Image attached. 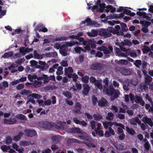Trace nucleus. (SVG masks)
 Masks as SVG:
<instances>
[{
    "label": "nucleus",
    "mask_w": 153,
    "mask_h": 153,
    "mask_svg": "<svg viewBox=\"0 0 153 153\" xmlns=\"http://www.w3.org/2000/svg\"><path fill=\"white\" fill-rule=\"evenodd\" d=\"M108 79L106 78L104 80L103 82L106 85H104L103 91L105 94L111 96V100L113 101L117 98L120 94L118 90H115L112 85H110L108 87Z\"/></svg>",
    "instance_id": "1"
},
{
    "label": "nucleus",
    "mask_w": 153,
    "mask_h": 153,
    "mask_svg": "<svg viewBox=\"0 0 153 153\" xmlns=\"http://www.w3.org/2000/svg\"><path fill=\"white\" fill-rule=\"evenodd\" d=\"M112 30L111 27H108L107 29H102L99 32V35L107 38L112 35Z\"/></svg>",
    "instance_id": "2"
},
{
    "label": "nucleus",
    "mask_w": 153,
    "mask_h": 153,
    "mask_svg": "<svg viewBox=\"0 0 153 153\" xmlns=\"http://www.w3.org/2000/svg\"><path fill=\"white\" fill-rule=\"evenodd\" d=\"M97 50L98 51H103L105 55H107L108 54L111 53H113V48L111 45H108V48L104 45H102L99 47H98L97 48Z\"/></svg>",
    "instance_id": "3"
},
{
    "label": "nucleus",
    "mask_w": 153,
    "mask_h": 153,
    "mask_svg": "<svg viewBox=\"0 0 153 153\" xmlns=\"http://www.w3.org/2000/svg\"><path fill=\"white\" fill-rule=\"evenodd\" d=\"M28 78L31 82L33 81V86L35 88H37L38 86V78L36 75H31L29 74L28 75Z\"/></svg>",
    "instance_id": "4"
},
{
    "label": "nucleus",
    "mask_w": 153,
    "mask_h": 153,
    "mask_svg": "<svg viewBox=\"0 0 153 153\" xmlns=\"http://www.w3.org/2000/svg\"><path fill=\"white\" fill-rule=\"evenodd\" d=\"M103 67V65L99 62L94 63L91 66L90 68L91 70H100L102 69Z\"/></svg>",
    "instance_id": "5"
},
{
    "label": "nucleus",
    "mask_w": 153,
    "mask_h": 153,
    "mask_svg": "<svg viewBox=\"0 0 153 153\" xmlns=\"http://www.w3.org/2000/svg\"><path fill=\"white\" fill-rule=\"evenodd\" d=\"M112 29V33L116 34L118 35L121 36L124 35V33L122 31H119V30L120 29V26L119 25H116L114 28L111 27Z\"/></svg>",
    "instance_id": "6"
},
{
    "label": "nucleus",
    "mask_w": 153,
    "mask_h": 153,
    "mask_svg": "<svg viewBox=\"0 0 153 153\" xmlns=\"http://www.w3.org/2000/svg\"><path fill=\"white\" fill-rule=\"evenodd\" d=\"M68 38H74V39H77L78 36H75V35H72L69 36V37H68V36H59L56 38L55 40L56 41L66 40L68 39Z\"/></svg>",
    "instance_id": "7"
},
{
    "label": "nucleus",
    "mask_w": 153,
    "mask_h": 153,
    "mask_svg": "<svg viewBox=\"0 0 153 153\" xmlns=\"http://www.w3.org/2000/svg\"><path fill=\"white\" fill-rule=\"evenodd\" d=\"M73 72V70L72 67H69L68 68H65V75L68 78H72V73Z\"/></svg>",
    "instance_id": "8"
},
{
    "label": "nucleus",
    "mask_w": 153,
    "mask_h": 153,
    "mask_svg": "<svg viewBox=\"0 0 153 153\" xmlns=\"http://www.w3.org/2000/svg\"><path fill=\"white\" fill-rule=\"evenodd\" d=\"M115 70L117 71H119L123 75H127L128 74V70L126 68L117 67L115 68Z\"/></svg>",
    "instance_id": "9"
},
{
    "label": "nucleus",
    "mask_w": 153,
    "mask_h": 153,
    "mask_svg": "<svg viewBox=\"0 0 153 153\" xmlns=\"http://www.w3.org/2000/svg\"><path fill=\"white\" fill-rule=\"evenodd\" d=\"M43 80V83H46L48 82L49 81V77L45 74H42L41 76L39 77V84H41L42 82L39 80Z\"/></svg>",
    "instance_id": "10"
},
{
    "label": "nucleus",
    "mask_w": 153,
    "mask_h": 153,
    "mask_svg": "<svg viewBox=\"0 0 153 153\" xmlns=\"http://www.w3.org/2000/svg\"><path fill=\"white\" fill-rule=\"evenodd\" d=\"M83 89L82 91V94L84 96H87L89 93L90 87L88 84H83Z\"/></svg>",
    "instance_id": "11"
},
{
    "label": "nucleus",
    "mask_w": 153,
    "mask_h": 153,
    "mask_svg": "<svg viewBox=\"0 0 153 153\" xmlns=\"http://www.w3.org/2000/svg\"><path fill=\"white\" fill-rule=\"evenodd\" d=\"M142 121L145 124H147L151 127H152L153 126V121L151 118H149L148 117L145 116L143 118Z\"/></svg>",
    "instance_id": "12"
},
{
    "label": "nucleus",
    "mask_w": 153,
    "mask_h": 153,
    "mask_svg": "<svg viewBox=\"0 0 153 153\" xmlns=\"http://www.w3.org/2000/svg\"><path fill=\"white\" fill-rule=\"evenodd\" d=\"M39 126H41V127L46 128H50L52 127L51 123L48 122H39Z\"/></svg>",
    "instance_id": "13"
},
{
    "label": "nucleus",
    "mask_w": 153,
    "mask_h": 153,
    "mask_svg": "<svg viewBox=\"0 0 153 153\" xmlns=\"http://www.w3.org/2000/svg\"><path fill=\"white\" fill-rule=\"evenodd\" d=\"M108 105V102L104 97L98 100V105L100 107L106 106Z\"/></svg>",
    "instance_id": "14"
},
{
    "label": "nucleus",
    "mask_w": 153,
    "mask_h": 153,
    "mask_svg": "<svg viewBox=\"0 0 153 153\" xmlns=\"http://www.w3.org/2000/svg\"><path fill=\"white\" fill-rule=\"evenodd\" d=\"M24 131L25 135L27 136L33 137L35 135L36 133L33 130L26 129Z\"/></svg>",
    "instance_id": "15"
},
{
    "label": "nucleus",
    "mask_w": 153,
    "mask_h": 153,
    "mask_svg": "<svg viewBox=\"0 0 153 153\" xmlns=\"http://www.w3.org/2000/svg\"><path fill=\"white\" fill-rule=\"evenodd\" d=\"M16 120L13 118L9 119L7 120L6 119H4V122L5 124L12 125L16 123Z\"/></svg>",
    "instance_id": "16"
},
{
    "label": "nucleus",
    "mask_w": 153,
    "mask_h": 153,
    "mask_svg": "<svg viewBox=\"0 0 153 153\" xmlns=\"http://www.w3.org/2000/svg\"><path fill=\"white\" fill-rule=\"evenodd\" d=\"M152 80V78L150 76L147 75L145 78V82L147 85H148L149 86Z\"/></svg>",
    "instance_id": "17"
},
{
    "label": "nucleus",
    "mask_w": 153,
    "mask_h": 153,
    "mask_svg": "<svg viewBox=\"0 0 153 153\" xmlns=\"http://www.w3.org/2000/svg\"><path fill=\"white\" fill-rule=\"evenodd\" d=\"M94 85L100 90H102L103 88L101 80H96L95 83H94Z\"/></svg>",
    "instance_id": "18"
},
{
    "label": "nucleus",
    "mask_w": 153,
    "mask_h": 153,
    "mask_svg": "<svg viewBox=\"0 0 153 153\" xmlns=\"http://www.w3.org/2000/svg\"><path fill=\"white\" fill-rule=\"evenodd\" d=\"M75 109L74 112L76 114L80 111L82 108V105L80 103L77 102L75 103Z\"/></svg>",
    "instance_id": "19"
},
{
    "label": "nucleus",
    "mask_w": 153,
    "mask_h": 153,
    "mask_svg": "<svg viewBox=\"0 0 153 153\" xmlns=\"http://www.w3.org/2000/svg\"><path fill=\"white\" fill-rule=\"evenodd\" d=\"M54 127L58 129H63L64 128V125L62 122L61 121L56 123L54 125Z\"/></svg>",
    "instance_id": "20"
},
{
    "label": "nucleus",
    "mask_w": 153,
    "mask_h": 153,
    "mask_svg": "<svg viewBox=\"0 0 153 153\" xmlns=\"http://www.w3.org/2000/svg\"><path fill=\"white\" fill-rule=\"evenodd\" d=\"M59 135H54L51 137L52 141L53 144H57L59 141Z\"/></svg>",
    "instance_id": "21"
},
{
    "label": "nucleus",
    "mask_w": 153,
    "mask_h": 153,
    "mask_svg": "<svg viewBox=\"0 0 153 153\" xmlns=\"http://www.w3.org/2000/svg\"><path fill=\"white\" fill-rule=\"evenodd\" d=\"M48 31V29L45 27L44 25L41 24V23L39 24V32H45Z\"/></svg>",
    "instance_id": "22"
},
{
    "label": "nucleus",
    "mask_w": 153,
    "mask_h": 153,
    "mask_svg": "<svg viewBox=\"0 0 153 153\" xmlns=\"http://www.w3.org/2000/svg\"><path fill=\"white\" fill-rule=\"evenodd\" d=\"M120 25L121 27V31L126 32L128 30L127 25L124 23H121Z\"/></svg>",
    "instance_id": "23"
},
{
    "label": "nucleus",
    "mask_w": 153,
    "mask_h": 153,
    "mask_svg": "<svg viewBox=\"0 0 153 153\" xmlns=\"http://www.w3.org/2000/svg\"><path fill=\"white\" fill-rule=\"evenodd\" d=\"M94 119V120L96 121H100L101 120L103 119V117L102 116L101 114H94L93 115Z\"/></svg>",
    "instance_id": "24"
},
{
    "label": "nucleus",
    "mask_w": 153,
    "mask_h": 153,
    "mask_svg": "<svg viewBox=\"0 0 153 153\" xmlns=\"http://www.w3.org/2000/svg\"><path fill=\"white\" fill-rule=\"evenodd\" d=\"M86 22H87V26H90V25H95L97 23L96 22L93 21L90 18H87L85 19Z\"/></svg>",
    "instance_id": "25"
},
{
    "label": "nucleus",
    "mask_w": 153,
    "mask_h": 153,
    "mask_svg": "<svg viewBox=\"0 0 153 153\" xmlns=\"http://www.w3.org/2000/svg\"><path fill=\"white\" fill-rule=\"evenodd\" d=\"M114 115L112 112H109L107 114L106 119L107 120L112 121L114 118Z\"/></svg>",
    "instance_id": "26"
},
{
    "label": "nucleus",
    "mask_w": 153,
    "mask_h": 153,
    "mask_svg": "<svg viewBox=\"0 0 153 153\" xmlns=\"http://www.w3.org/2000/svg\"><path fill=\"white\" fill-rule=\"evenodd\" d=\"M46 55L48 57H56L57 56L58 53L56 51H54V52L47 53Z\"/></svg>",
    "instance_id": "27"
},
{
    "label": "nucleus",
    "mask_w": 153,
    "mask_h": 153,
    "mask_svg": "<svg viewBox=\"0 0 153 153\" xmlns=\"http://www.w3.org/2000/svg\"><path fill=\"white\" fill-rule=\"evenodd\" d=\"M79 42H74V41H71V42H68L66 43V45L68 46L71 47L72 46L74 45H79L80 44Z\"/></svg>",
    "instance_id": "28"
},
{
    "label": "nucleus",
    "mask_w": 153,
    "mask_h": 153,
    "mask_svg": "<svg viewBox=\"0 0 153 153\" xmlns=\"http://www.w3.org/2000/svg\"><path fill=\"white\" fill-rule=\"evenodd\" d=\"M62 94L68 99H70L72 97V94L69 91H65L63 92Z\"/></svg>",
    "instance_id": "29"
},
{
    "label": "nucleus",
    "mask_w": 153,
    "mask_h": 153,
    "mask_svg": "<svg viewBox=\"0 0 153 153\" xmlns=\"http://www.w3.org/2000/svg\"><path fill=\"white\" fill-rule=\"evenodd\" d=\"M126 129L127 132L130 135H134L135 133V131L132 128H130L128 126H126Z\"/></svg>",
    "instance_id": "30"
},
{
    "label": "nucleus",
    "mask_w": 153,
    "mask_h": 153,
    "mask_svg": "<svg viewBox=\"0 0 153 153\" xmlns=\"http://www.w3.org/2000/svg\"><path fill=\"white\" fill-rule=\"evenodd\" d=\"M139 88L140 91H142L143 89L146 90L148 89V86L145 83H141L140 85Z\"/></svg>",
    "instance_id": "31"
},
{
    "label": "nucleus",
    "mask_w": 153,
    "mask_h": 153,
    "mask_svg": "<svg viewBox=\"0 0 153 153\" xmlns=\"http://www.w3.org/2000/svg\"><path fill=\"white\" fill-rule=\"evenodd\" d=\"M141 60L140 59L136 60L134 62V65H135L136 67L139 68H140V65H141Z\"/></svg>",
    "instance_id": "32"
},
{
    "label": "nucleus",
    "mask_w": 153,
    "mask_h": 153,
    "mask_svg": "<svg viewBox=\"0 0 153 153\" xmlns=\"http://www.w3.org/2000/svg\"><path fill=\"white\" fill-rule=\"evenodd\" d=\"M31 64L30 66L33 68H38V65H37L38 62L35 60H31L30 61Z\"/></svg>",
    "instance_id": "33"
},
{
    "label": "nucleus",
    "mask_w": 153,
    "mask_h": 153,
    "mask_svg": "<svg viewBox=\"0 0 153 153\" xmlns=\"http://www.w3.org/2000/svg\"><path fill=\"white\" fill-rule=\"evenodd\" d=\"M89 42L91 48H96V42L94 41V39H90Z\"/></svg>",
    "instance_id": "34"
},
{
    "label": "nucleus",
    "mask_w": 153,
    "mask_h": 153,
    "mask_svg": "<svg viewBox=\"0 0 153 153\" xmlns=\"http://www.w3.org/2000/svg\"><path fill=\"white\" fill-rule=\"evenodd\" d=\"M39 68L41 69L42 70L45 68V66L46 64L45 62H42V61L39 60Z\"/></svg>",
    "instance_id": "35"
},
{
    "label": "nucleus",
    "mask_w": 153,
    "mask_h": 153,
    "mask_svg": "<svg viewBox=\"0 0 153 153\" xmlns=\"http://www.w3.org/2000/svg\"><path fill=\"white\" fill-rule=\"evenodd\" d=\"M60 53L63 56H66L67 55V50L65 48H61L60 50Z\"/></svg>",
    "instance_id": "36"
},
{
    "label": "nucleus",
    "mask_w": 153,
    "mask_h": 153,
    "mask_svg": "<svg viewBox=\"0 0 153 153\" xmlns=\"http://www.w3.org/2000/svg\"><path fill=\"white\" fill-rule=\"evenodd\" d=\"M105 8V4L104 3L101 4L98 8V11L100 12H103L104 9Z\"/></svg>",
    "instance_id": "37"
},
{
    "label": "nucleus",
    "mask_w": 153,
    "mask_h": 153,
    "mask_svg": "<svg viewBox=\"0 0 153 153\" xmlns=\"http://www.w3.org/2000/svg\"><path fill=\"white\" fill-rule=\"evenodd\" d=\"M142 50L143 54L146 53L147 52L151 51L150 48L146 45L144 46V48H142Z\"/></svg>",
    "instance_id": "38"
},
{
    "label": "nucleus",
    "mask_w": 153,
    "mask_h": 153,
    "mask_svg": "<svg viewBox=\"0 0 153 153\" xmlns=\"http://www.w3.org/2000/svg\"><path fill=\"white\" fill-rule=\"evenodd\" d=\"M1 148L2 151L4 152H7L10 149V147L9 146L4 145L1 146Z\"/></svg>",
    "instance_id": "39"
},
{
    "label": "nucleus",
    "mask_w": 153,
    "mask_h": 153,
    "mask_svg": "<svg viewBox=\"0 0 153 153\" xmlns=\"http://www.w3.org/2000/svg\"><path fill=\"white\" fill-rule=\"evenodd\" d=\"M31 93V91L29 90L24 89L22 91L20 94L22 95H27L29 97V94H30Z\"/></svg>",
    "instance_id": "40"
},
{
    "label": "nucleus",
    "mask_w": 153,
    "mask_h": 153,
    "mask_svg": "<svg viewBox=\"0 0 153 153\" xmlns=\"http://www.w3.org/2000/svg\"><path fill=\"white\" fill-rule=\"evenodd\" d=\"M13 52L10 51L7 53H5L2 56V57L6 58H9L13 55Z\"/></svg>",
    "instance_id": "41"
},
{
    "label": "nucleus",
    "mask_w": 153,
    "mask_h": 153,
    "mask_svg": "<svg viewBox=\"0 0 153 153\" xmlns=\"http://www.w3.org/2000/svg\"><path fill=\"white\" fill-rule=\"evenodd\" d=\"M83 82L85 83H87L88 82L89 77L88 76L85 75L81 78Z\"/></svg>",
    "instance_id": "42"
},
{
    "label": "nucleus",
    "mask_w": 153,
    "mask_h": 153,
    "mask_svg": "<svg viewBox=\"0 0 153 153\" xmlns=\"http://www.w3.org/2000/svg\"><path fill=\"white\" fill-rule=\"evenodd\" d=\"M31 144L30 142L27 141H21L20 142V145L21 146H27Z\"/></svg>",
    "instance_id": "43"
},
{
    "label": "nucleus",
    "mask_w": 153,
    "mask_h": 153,
    "mask_svg": "<svg viewBox=\"0 0 153 153\" xmlns=\"http://www.w3.org/2000/svg\"><path fill=\"white\" fill-rule=\"evenodd\" d=\"M98 100L97 97H95V96H92V104L94 106H95L96 105L97 103H98Z\"/></svg>",
    "instance_id": "44"
},
{
    "label": "nucleus",
    "mask_w": 153,
    "mask_h": 153,
    "mask_svg": "<svg viewBox=\"0 0 153 153\" xmlns=\"http://www.w3.org/2000/svg\"><path fill=\"white\" fill-rule=\"evenodd\" d=\"M15 66L13 65H11L10 66L8 67L9 70L11 71V72L12 73H14L16 72L18 70L16 69H15Z\"/></svg>",
    "instance_id": "45"
},
{
    "label": "nucleus",
    "mask_w": 153,
    "mask_h": 153,
    "mask_svg": "<svg viewBox=\"0 0 153 153\" xmlns=\"http://www.w3.org/2000/svg\"><path fill=\"white\" fill-rule=\"evenodd\" d=\"M145 98L150 102L152 106V104H153V101L151 96H149L148 94H146L145 95Z\"/></svg>",
    "instance_id": "46"
},
{
    "label": "nucleus",
    "mask_w": 153,
    "mask_h": 153,
    "mask_svg": "<svg viewBox=\"0 0 153 153\" xmlns=\"http://www.w3.org/2000/svg\"><path fill=\"white\" fill-rule=\"evenodd\" d=\"M96 123L94 120H91L90 122L89 126L91 127L92 129H95L96 127Z\"/></svg>",
    "instance_id": "47"
},
{
    "label": "nucleus",
    "mask_w": 153,
    "mask_h": 153,
    "mask_svg": "<svg viewBox=\"0 0 153 153\" xmlns=\"http://www.w3.org/2000/svg\"><path fill=\"white\" fill-rule=\"evenodd\" d=\"M71 132L73 133H79L80 132V128H73L71 129Z\"/></svg>",
    "instance_id": "48"
},
{
    "label": "nucleus",
    "mask_w": 153,
    "mask_h": 153,
    "mask_svg": "<svg viewBox=\"0 0 153 153\" xmlns=\"http://www.w3.org/2000/svg\"><path fill=\"white\" fill-rule=\"evenodd\" d=\"M78 138L81 140L87 141H88L89 140L88 137L87 136H84V135H78Z\"/></svg>",
    "instance_id": "49"
},
{
    "label": "nucleus",
    "mask_w": 153,
    "mask_h": 153,
    "mask_svg": "<svg viewBox=\"0 0 153 153\" xmlns=\"http://www.w3.org/2000/svg\"><path fill=\"white\" fill-rule=\"evenodd\" d=\"M141 100V97L140 96H136L135 97L134 100L136 103H140Z\"/></svg>",
    "instance_id": "50"
},
{
    "label": "nucleus",
    "mask_w": 153,
    "mask_h": 153,
    "mask_svg": "<svg viewBox=\"0 0 153 153\" xmlns=\"http://www.w3.org/2000/svg\"><path fill=\"white\" fill-rule=\"evenodd\" d=\"M150 147L151 146L149 141H146V142L144 144V148L146 149L147 150H149Z\"/></svg>",
    "instance_id": "51"
},
{
    "label": "nucleus",
    "mask_w": 153,
    "mask_h": 153,
    "mask_svg": "<svg viewBox=\"0 0 153 153\" xmlns=\"http://www.w3.org/2000/svg\"><path fill=\"white\" fill-rule=\"evenodd\" d=\"M16 117L17 118L19 119L25 120H26L25 116L24 115L22 114H17L16 115Z\"/></svg>",
    "instance_id": "52"
},
{
    "label": "nucleus",
    "mask_w": 153,
    "mask_h": 153,
    "mask_svg": "<svg viewBox=\"0 0 153 153\" xmlns=\"http://www.w3.org/2000/svg\"><path fill=\"white\" fill-rule=\"evenodd\" d=\"M119 63L125 65H127L128 64V62L126 59H121L118 61Z\"/></svg>",
    "instance_id": "53"
},
{
    "label": "nucleus",
    "mask_w": 153,
    "mask_h": 153,
    "mask_svg": "<svg viewBox=\"0 0 153 153\" xmlns=\"http://www.w3.org/2000/svg\"><path fill=\"white\" fill-rule=\"evenodd\" d=\"M73 80L74 81L76 82L77 80V78H78V76L75 73H74L72 74V77Z\"/></svg>",
    "instance_id": "54"
},
{
    "label": "nucleus",
    "mask_w": 153,
    "mask_h": 153,
    "mask_svg": "<svg viewBox=\"0 0 153 153\" xmlns=\"http://www.w3.org/2000/svg\"><path fill=\"white\" fill-rule=\"evenodd\" d=\"M136 14L139 16H143V18H144L145 15H146V12L137 11L136 13Z\"/></svg>",
    "instance_id": "55"
},
{
    "label": "nucleus",
    "mask_w": 153,
    "mask_h": 153,
    "mask_svg": "<svg viewBox=\"0 0 153 153\" xmlns=\"http://www.w3.org/2000/svg\"><path fill=\"white\" fill-rule=\"evenodd\" d=\"M103 56V53L100 51H97L95 56L98 57V58H101Z\"/></svg>",
    "instance_id": "56"
},
{
    "label": "nucleus",
    "mask_w": 153,
    "mask_h": 153,
    "mask_svg": "<svg viewBox=\"0 0 153 153\" xmlns=\"http://www.w3.org/2000/svg\"><path fill=\"white\" fill-rule=\"evenodd\" d=\"M130 56L131 57H135L137 56V52L135 51H133L130 52Z\"/></svg>",
    "instance_id": "57"
},
{
    "label": "nucleus",
    "mask_w": 153,
    "mask_h": 153,
    "mask_svg": "<svg viewBox=\"0 0 153 153\" xmlns=\"http://www.w3.org/2000/svg\"><path fill=\"white\" fill-rule=\"evenodd\" d=\"M130 10H128L127 7H124L123 11V13L127 15H129V13H130Z\"/></svg>",
    "instance_id": "58"
},
{
    "label": "nucleus",
    "mask_w": 153,
    "mask_h": 153,
    "mask_svg": "<svg viewBox=\"0 0 153 153\" xmlns=\"http://www.w3.org/2000/svg\"><path fill=\"white\" fill-rule=\"evenodd\" d=\"M19 51L21 53L22 55L24 56L25 55V48L24 47H21L19 49Z\"/></svg>",
    "instance_id": "59"
},
{
    "label": "nucleus",
    "mask_w": 153,
    "mask_h": 153,
    "mask_svg": "<svg viewBox=\"0 0 153 153\" xmlns=\"http://www.w3.org/2000/svg\"><path fill=\"white\" fill-rule=\"evenodd\" d=\"M6 144H8L11 143L12 142V138L10 137H7L6 140Z\"/></svg>",
    "instance_id": "60"
},
{
    "label": "nucleus",
    "mask_w": 153,
    "mask_h": 153,
    "mask_svg": "<svg viewBox=\"0 0 153 153\" xmlns=\"http://www.w3.org/2000/svg\"><path fill=\"white\" fill-rule=\"evenodd\" d=\"M111 109L112 111H114L115 112H118L119 111V109L117 106L113 105L111 106Z\"/></svg>",
    "instance_id": "61"
},
{
    "label": "nucleus",
    "mask_w": 153,
    "mask_h": 153,
    "mask_svg": "<svg viewBox=\"0 0 153 153\" xmlns=\"http://www.w3.org/2000/svg\"><path fill=\"white\" fill-rule=\"evenodd\" d=\"M13 149H15L16 151H17L19 152H21V151L22 149H19V146L16 144H13Z\"/></svg>",
    "instance_id": "62"
},
{
    "label": "nucleus",
    "mask_w": 153,
    "mask_h": 153,
    "mask_svg": "<svg viewBox=\"0 0 153 153\" xmlns=\"http://www.w3.org/2000/svg\"><path fill=\"white\" fill-rule=\"evenodd\" d=\"M89 79L90 80V82H91V83H94L95 85V83L96 80L95 77L93 76H91L89 78Z\"/></svg>",
    "instance_id": "63"
},
{
    "label": "nucleus",
    "mask_w": 153,
    "mask_h": 153,
    "mask_svg": "<svg viewBox=\"0 0 153 153\" xmlns=\"http://www.w3.org/2000/svg\"><path fill=\"white\" fill-rule=\"evenodd\" d=\"M108 130L111 136V135H115V133H114V131L113 129H112L111 127H108Z\"/></svg>",
    "instance_id": "64"
}]
</instances>
